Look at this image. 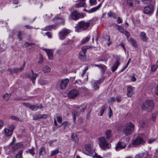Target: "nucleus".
<instances>
[{"instance_id":"412c9836","label":"nucleus","mask_w":158,"mask_h":158,"mask_svg":"<svg viewBox=\"0 0 158 158\" xmlns=\"http://www.w3.org/2000/svg\"><path fill=\"white\" fill-rule=\"evenodd\" d=\"M140 37L141 39L144 42L147 41L148 40V38L146 35V33L143 32H142L140 33Z\"/></svg>"},{"instance_id":"338daca9","label":"nucleus","mask_w":158,"mask_h":158,"mask_svg":"<svg viewBox=\"0 0 158 158\" xmlns=\"http://www.w3.org/2000/svg\"><path fill=\"white\" fill-rule=\"evenodd\" d=\"M109 118H110L111 117V116L112 115V112L111 110V109L110 107H109Z\"/></svg>"},{"instance_id":"69168bd1","label":"nucleus","mask_w":158,"mask_h":158,"mask_svg":"<svg viewBox=\"0 0 158 158\" xmlns=\"http://www.w3.org/2000/svg\"><path fill=\"white\" fill-rule=\"evenodd\" d=\"M155 93L156 95H158V85L156 87L155 89Z\"/></svg>"},{"instance_id":"c03bdc74","label":"nucleus","mask_w":158,"mask_h":158,"mask_svg":"<svg viewBox=\"0 0 158 158\" xmlns=\"http://www.w3.org/2000/svg\"><path fill=\"white\" fill-rule=\"evenodd\" d=\"M90 48V47L89 46H83L82 48V51L81 52H85H85H86L87 50V49H89Z\"/></svg>"},{"instance_id":"680f3d73","label":"nucleus","mask_w":158,"mask_h":158,"mask_svg":"<svg viewBox=\"0 0 158 158\" xmlns=\"http://www.w3.org/2000/svg\"><path fill=\"white\" fill-rule=\"evenodd\" d=\"M45 35L48 36L49 38H51L52 37V35L50 32H47L45 33Z\"/></svg>"},{"instance_id":"4c0bfd02","label":"nucleus","mask_w":158,"mask_h":158,"mask_svg":"<svg viewBox=\"0 0 158 158\" xmlns=\"http://www.w3.org/2000/svg\"><path fill=\"white\" fill-rule=\"evenodd\" d=\"M23 152V150L19 151L18 152V154L16 155V158H22V154Z\"/></svg>"},{"instance_id":"4468645a","label":"nucleus","mask_w":158,"mask_h":158,"mask_svg":"<svg viewBox=\"0 0 158 158\" xmlns=\"http://www.w3.org/2000/svg\"><path fill=\"white\" fill-rule=\"evenodd\" d=\"M126 145L124 142H118L116 145L115 149L116 150H119L124 148Z\"/></svg>"},{"instance_id":"9d476101","label":"nucleus","mask_w":158,"mask_h":158,"mask_svg":"<svg viewBox=\"0 0 158 158\" xmlns=\"http://www.w3.org/2000/svg\"><path fill=\"white\" fill-rule=\"evenodd\" d=\"M69 80L68 78L61 80L59 83V87L61 89H65L69 82Z\"/></svg>"},{"instance_id":"5fc2aeb1","label":"nucleus","mask_w":158,"mask_h":158,"mask_svg":"<svg viewBox=\"0 0 158 158\" xmlns=\"http://www.w3.org/2000/svg\"><path fill=\"white\" fill-rule=\"evenodd\" d=\"M29 108L33 111L35 110V105H32L30 104Z\"/></svg>"},{"instance_id":"dca6fc26","label":"nucleus","mask_w":158,"mask_h":158,"mask_svg":"<svg viewBox=\"0 0 158 158\" xmlns=\"http://www.w3.org/2000/svg\"><path fill=\"white\" fill-rule=\"evenodd\" d=\"M24 147L23 144L20 143H18L15 145L12 148L13 152H15L18 149Z\"/></svg>"},{"instance_id":"f257e3e1","label":"nucleus","mask_w":158,"mask_h":158,"mask_svg":"<svg viewBox=\"0 0 158 158\" xmlns=\"http://www.w3.org/2000/svg\"><path fill=\"white\" fill-rule=\"evenodd\" d=\"M134 127V124L131 122L126 123L123 127V134L126 135H130L133 131Z\"/></svg>"},{"instance_id":"bb28decb","label":"nucleus","mask_w":158,"mask_h":158,"mask_svg":"<svg viewBox=\"0 0 158 158\" xmlns=\"http://www.w3.org/2000/svg\"><path fill=\"white\" fill-rule=\"evenodd\" d=\"M132 89L131 86H129L127 89V95L129 97H131L132 95Z\"/></svg>"},{"instance_id":"473e14b6","label":"nucleus","mask_w":158,"mask_h":158,"mask_svg":"<svg viewBox=\"0 0 158 158\" xmlns=\"http://www.w3.org/2000/svg\"><path fill=\"white\" fill-rule=\"evenodd\" d=\"M147 153H142L137 155L135 156V158H143L145 156H147Z\"/></svg>"},{"instance_id":"f3484780","label":"nucleus","mask_w":158,"mask_h":158,"mask_svg":"<svg viewBox=\"0 0 158 158\" xmlns=\"http://www.w3.org/2000/svg\"><path fill=\"white\" fill-rule=\"evenodd\" d=\"M101 81L100 80L98 81H92L93 87L95 89H98V85L101 83Z\"/></svg>"},{"instance_id":"6e6552de","label":"nucleus","mask_w":158,"mask_h":158,"mask_svg":"<svg viewBox=\"0 0 158 158\" xmlns=\"http://www.w3.org/2000/svg\"><path fill=\"white\" fill-rule=\"evenodd\" d=\"M83 14L82 13H79L76 10H75L72 12L70 15L69 18L74 20H76L79 18H82Z\"/></svg>"},{"instance_id":"7c9ffc66","label":"nucleus","mask_w":158,"mask_h":158,"mask_svg":"<svg viewBox=\"0 0 158 158\" xmlns=\"http://www.w3.org/2000/svg\"><path fill=\"white\" fill-rule=\"evenodd\" d=\"M129 41L131 43V44L135 47L137 46V44L135 40L132 38H131L129 39Z\"/></svg>"},{"instance_id":"a211bd4d","label":"nucleus","mask_w":158,"mask_h":158,"mask_svg":"<svg viewBox=\"0 0 158 158\" xmlns=\"http://www.w3.org/2000/svg\"><path fill=\"white\" fill-rule=\"evenodd\" d=\"M104 0H103L99 5L87 11V12L89 13H91L94 12L98 10L100 7H101V5L102 3V2Z\"/></svg>"},{"instance_id":"c85d7f7f","label":"nucleus","mask_w":158,"mask_h":158,"mask_svg":"<svg viewBox=\"0 0 158 158\" xmlns=\"http://www.w3.org/2000/svg\"><path fill=\"white\" fill-rule=\"evenodd\" d=\"M10 94H8L7 93L5 94L3 96V98L6 101H8L11 97Z\"/></svg>"},{"instance_id":"603ef678","label":"nucleus","mask_w":158,"mask_h":158,"mask_svg":"<svg viewBox=\"0 0 158 158\" xmlns=\"http://www.w3.org/2000/svg\"><path fill=\"white\" fill-rule=\"evenodd\" d=\"M103 38L107 40L108 41H110V36L109 35H105L103 36Z\"/></svg>"},{"instance_id":"5701e85b","label":"nucleus","mask_w":158,"mask_h":158,"mask_svg":"<svg viewBox=\"0 0 158 158\" xmlns=\"http://www.w3.org/2000/svg\"><path fill=\"white\" fill-rule=\"evenodd\" d=\"M75 5L76 8H79L81 7H85L86 6L85 2L84 1H81L79 3L76 4Z\"/></svg>"},{"instance_id":"bf43d9fd","label":"nucleus","mask_w":158,"mask_h":158,"mask_svg":"<svg viewBox=\"0 0 158 158\" xmlns=\"http://www.w3.org/2000/svg\"><path fill=\"white\" fill-rule=\"evenodd\" d=\"M22 104L23 106H25L28 108H29V106L30 105V104L29 103L23 102L22 103Z\"/></svg>"},{"instance_id":"8fccbe9b","label":"nucleus","mask_w":158,"mask_h":158,"mask_svg":"<svg viewBox=\"0 0 158 158\" xmlns=\"http://www.w3.org/2000/svg\"><path fill=\"white\" fill-rule=\"evenodd\" d=\"M35 110H37L38 109H41L43 108V106H42V104H41L40 106H38L37 105H35Z\"/></svg>"},{"instance_id":"864d4df0","label":"nucleus","mask_w":158,"mask_h":158,"mask_svg":"<svg viewBox=\"0 0 158 158\" xmlns=\"http://www.w3.org/2000/svg\"><path fill=\"white\" fill-rule=\"evenodd\" d=\"M19 71V69L18 68H14L12 69V74L16 73Z\"/></svg>"},{"instance_id":"4d7b16f0","label":"nucleus","mask_w":158,"mask_h":158,"mask_svg":"<svg viewBox=\"0 0 158 158\" xmlns=\"http://www.w3.org/2000/svg\"><path fill=\"white\" fill-rule=\"evenodd\" d=\"M156 140V139H149L148 140V142L150 143L151 144L153 142H154Z\"/></svg>"},{"instance_id":"9b49d317","label":"nucleus","mask_w":158,"mask_h":158,"mask_svg":"<svg viewBox=\"0 0 158 158\" xmlns=\"http://www.w3.org/2000/svg\"><path fill=\"white\" fill-rule=\"evenodd\" d=\"M144 141L142 138L139 137H138L132 141L133 145H139V144H143L145 143Z\"/></svg>"},{"instance_id":"49530a36","label":"nucleus","mask_w":158,"mask_h":158,"mask_svg":"<svg viewBox=\"0 0 158 158\" xmlns=\"http://www.w3.org/2000/svg\"><path fill=\"white\" fill-rule=\"evenodd\" d=\"M40 84L41 85H43L48 84V82L47 81L44 80H41L39 81Z\"/></svg>"},{"instance_id":"13d9d810","label":"nucleus","mask_w":158,"mask_h":158,"mask_svg":"<svg viewBox=\"0 0 158 158\" xmlns=\"http://www.w3.org/2000/svg\"><path fill=\"white\" fill-rule=\"evenodd\" d=\"M57 120L59 123H61L62 122V118L61 117L58 116L57 118Z\"/></svg>"},{"instance_id":"1a4fd4ad","label":"nucleus","mask_w":158,"mask_h":158,"mask_svg":"<svg viewBox=\"0 0 158 158\" xmlns=\"http://www.w3.org/2000/svg\"><path fill=\"white\" fill-rule=\"evenodd\" d=\"M67 95L70 99H73L79 95V93L77 90L73 89L69 91Z\"/></svg>"},{"instance_id":"ddd939ff","label":"nucleus","mask_w":158,"mask_h":158,"mask_svg":"<svg viewBox=\"0 0 158 158\" xmlns=\"http://www.w3.org/2000/svg\"><path fill=\"white\" fill-rule=\"evenodd\" d=\"M31 76H30L29 74L26 73L25 75L26 77L30 79H36V77L39 75L38 74L34 73L32 69L31 70Z\"/></svg>"},{"instance_id":"b1692460","label":"nucleus","mask_w":158,"mask_h":158,"mask_svg":"<svg viewBox=\"0 0 158 158\" xmlns=\"http://www.w3.org/2000/svg\"><path fill=\"white\" fill-rule=\"evenodd\" d=\"M119 64L120 63L118 61H116L114 64L113 66L112 67V70L113 72H114L116 70Z\"/></svg>"},{"instance_id":"0e129e2a","label":"nucleus","mask_w":158,"mask_h":158,"mask_svg":"<svg viewBox=\"0 0 158 158\" xmlns=\"http://www.w3.org/2000/svg\"><path fill=\"white\" fill-rule=\"evenodd\" d=\"M105 109L104 106H103V107L102 108V110H101V114H100L101 116H102L103 115V113L104 112Z\"/></svg>"},{"instance_id":"ea45409f","label":"nucleus","mask_w":158,"mask_h":158,"mask_svg":"<svg viewBox=\"0 0 158 158\" xmlns=\"http://www.w3.org/2000/svg\"><path fill=\"white\" fill-rule=\"evenodd\" d=\"M55 26L54 25L48 26L46 27L45 28V29L46 31H51L53 29Z\"/></svg>"},{"instance_id":"39448f33","label":"nucleus","mask_w":158,"mask_h":158,"mask_svg":"<svg viewBox=\"0 0 158 158\" xmlns=\"http://www.w3.org/2000/svg\"><path fill=\"white\" fill-rule=\"evenodd\" d=\"M14 126L13 125H11L4 129V135L6 136H11L13 131Z\"/></svg>"},{"instance_id":"f8f14e48","label":"nucleus","mask_w":158,"mask_h":158,"mask_svg":"<svg viewBox=\"0 0 158 158\" xmlns=\"http://www.w3.org/2000/svg\"><path fill=\"white\" fill-rule=\"evenodd\" d=\"M154 10L153 6L152 4L145 6L144 9V13L147 14H152Z\"/></svg>"},{"instance_id":"20e7f679","label":"nucleus","mask_w":158,"mask_h":158,"mask_svg":"<svg viewBox=\"0 0 158 158\" xmlns=\"http://www.w3.org/2000/svg\"><path fill=\"white\" fill-rule=\"evenodd\" d=\"M64 18V16L60 14L57 15L53 19V21L55 23L63 25L65 23Z\"/></svg>"},{"instance_id":"6e6d98bb","label":"nucleus","mask_w":158,"mask_h":158,"mask_svg":"<svg viewBox=\"0 0 158 158\" xmlns=\"http://www.w3.org/2000/svg\"><path fill=\"white\" fill-rule=\"evenodd\" d=\"M147 1H149V2L151 3V4H152V3H153L154 2V0H141V1L143 2H144V3H145V2Z\"/></svg>"},{"instance_id":"052dcab7","label":"nucleus","mask_w":158,"mask_h":158,"mask_svg":"<svg viewBox=\"0 0 158 158\" xmlns=\"http://www.w3.org/2000/svg\"><path fill=\"white\" fill-rule=\"evenodd\" d=\"M10 118L11 119H14L16 121H18L19 120V118L14 116H11Z\"/></svg>"},{"instance_id":"423d86ee","label":"nucleus","mask_w":158,"mask_h":158,"mask_svg":"<svg viewBox=\"0 0 158 158\" xmlns=\"http://www.w3.org/2000/svg\"><path fill=\"white\" fill-rule=\"evenodd\" d=\"M70 32V30L66 28H64L59 33V38L61 40L64 39Z\"/></svg>"},{"instance_id":"3c124183","label":"nucleus","mask_w":158,"mask_h":158,"mask_svg":"<svg viewBox=\"0 0 158 158\" xmlns=\"http://www.w3.org/2000/svg\"><path fill=\"white\" fill-rule=\"evenodd\" d=\"M22 34L21 32L20 31H19L18 37L19 39V40H22Z\"/></svg>"},{"instance_id":"de8ad7c7","label":"nucleus","mask_w":158,"mask_h":158,"mask_svg":"<svg viewBox=\"0 0 158 158\" xmlns=\"http://www.w3.org/2000/svg\"><path fill=\"white\" fill-rule=\"evenodd\" d=\"M26 65V62L25 61H24L23 65L19 69V71H22L25 68Z\"/></svg>"},{"instance_id":"79ce46f5","label":"nucleus","mask_w":158,"mask_h":158,"mask_svg":"<svg viewBox=\"0 0 158 158\" xmlns=\"http://www.w3.org/2000/svg\"><path fill=\"white\" fill-rule=\"evenodd\" d=\"M117 29L121 33H124L125 31H126V30L122 28L120 26H118L117 27Z\"/></svg>"},{"instance_id":"aec40b11","label":"nucleus","mask_w":158,"mask_h":158,"mask_svg":"<svg viewBox=\"0 0 158 158\" xmlns=\"http://www.w3.org/2000/svg\"><path fill=\"white\" fill-rule=\"evenodd\" d=\"M79 58L81 61H84L86 59L85 53L84 52H80Z\"/></svg>"},{"instance_id":"393cba45","label":"nucleus","mask_w":158,"mask_h":158,"mask_svg":"<svg viewBox=\"0 0 158 158\" xmlns=\"http://www.w3.org/2000/svg\"><path fill=\"white\" fill-rule=\"evenodd\" d=\"M95 66H97L99 68H100L102 69V71L103 73H104L106 69V66L100 64V65L99 64H95Z\"/></svg>"},{"instance_id":"c9c22d12","label":"nucleus","mask_w":158,"mask_h":158,"mask_svg":"<svg viewBox=\"0 0 158 158\" xmlns=\"http://www.w3.org/2000/svg\"><path fill=\"white\" fill-rule=\"evenodd\" d=\"M107 15L109 17H112L114 18H116V16L115 14L112 12L111 11H110L107 13Z\"/></svg>"},{"instance_id":"72a5a7b5","label":"nucleus","mask_w":158,"mask_h":158,"mask_svg":"<svg viewBox=\"0 0 158 158\" xmlns=\"http://www.w3.org/2000/svg\"><path fill=\"white\" fill-rule=\"evenodd\" d=\"M111 131L110 130H107L105 132L106 135V138L107 139H109V138L111 137Z\"/></svg>"},{"instance_id":"a878e982","label":"nucleus","mask_w":158,"mask_h":158,"mask_svg":"<svg viewBox=\"0 0 158 158\" xmlns=\"http://www.w3.org/2000/svg\"><path fill=\"white\" fill-rule=\"evenodd\" d=\"M71 139L75 141V143H77L78 139L77 135L76 134L73 133L71 136Z\"/></svg>"},{"instance_id":"e433bc0d","label":"nucleus","mask_w":158,"mask_h":158,"mask_svg":"<svg viewBox=\"0 0 158 158\" xmlns=\"http://www.w3.org/2000/svg\"><path fill=\"white\" fill-rule=\"evenodd\" d=\"M90 38V36H88L85 39H83L81 41V44H84L87 43L89 40Z\"/></svg>"},{"instance_id":"37998d69","label":"nucleus","mask_w":158,"mask_h":158,"mask_svg":"<svg viewBox=\"0 0 158 158\" xmlns=\"http://www.w3.org/2000/svg\"><path fill=\"white\" fill-rule=\"evenodd\" d=\"M29 153L32 155L33 156H34L35 154V149L34 147H32L31 149H29Z\"/></svg>"},{"instance_id":"f03ea898","label":"nucleus","mask_w":158,"mask_h":158,"mask_svg":"<svg viewBox=\"0 0 158 158\" xmlns=\"http://www.w3.org/2000/svg\"><path fill=\"white\" fill-rule=\"evenodd\" d=\"M153 105L152 100H147L143 102L141 107L143 110L147 111H150L152 110Z\"/></svg>"},{"instance_id":"6ab92c4d","label":"nucleus","mask_w":158,"mask_h":158,"mask_svg":"<svg viewBox=\"0 0 158 158\" xmlns=\"http://www.w3.org/2000/svg\"><path fill=\"white\" fill-rule=\"evenodd\" d=\"M44 50L46 51L49 59L52 60L53 58L52 51V50L49 49H45Z\"/></svg>"},{"instance_id":"09e8293b","label":"nucleus","mask_w":158,"mask_h":158,"mask_svg":"<svg viewBox=\"0 0 158 158\" xmlns=\"http://www.w3.org/2000/svg\"><path fill=\"white\" fill-rule=\"evenodd\" d=\"M90 5H95L96 4V0H89Z\"/></svg>"},{"instance_id":"4be33fe9","label":"nucleus","mask_w":158,"mask_h":158,"mask_svg":"<svg viewBox=\"0 0 158 158\" xmlns=\"http://www.w3.org/2000/svg\"><path fill=\"white\" fill-rule=\"evenodd\" d=\"M73 119L74 122L76 119V116H78L80 114V112H79L78 110H73L72 112Z\"/></svg>"},{"instance_id":"2eb2a0df","label":"nucleus","mask_w":158,"mask_h":158,"mask_svg":"<svg viewBox=\"0 0 158 158\" xmlns=\"http://www.w3.org/2000/svg\"><path fill=\"white\" fill-rule=\"evenodd\" d=\"M48 117V115L46 114H35L34 115L33 119L34 120H37L39 119L46 118H47Z\"/></svg>"},{"instance_id":"cd10ccee","label":"nucleus","mask_w":158,"mask_h":158,"mask_svg":"<svg viewBox=\"0 0 158 158\" xmlns=\"http://www.w3.org/2000/svg\"><path fill=\"white\" fill-rule=\"evenodd\" d=\"M43 71L44 73H48L50 71L51 68L49 66L45 65L43 67Z\"/></svg>"},{"instance_id":"774afa93","label":"nucleus","mask_w":158,"mask_h":158,"mask_svg":"<svg viewBox=\"0 0 158 158\" xmlns=\"http://www.w3.org/2000/svg\"><path fill=\"white\" fill-rule=\"evenodd\" d=\"M124 33L125 35L127 36V38H128L130 36V34L126 30V31H125Z\"/></svg>"},{"instance_id":"e2e57ef3","label":"nucleus","mask_w":158,"mask_h":158,"mask_svg":"<svg viewBox=\"0 0 158 158\" xmlns=\"http://www.w3.org/2000/svg\"><path fill=\"white\" fill-rule=\"evenodd\" d=\"M108 102H115V98L114 97H111L110 99L108 100Z\"/></svg>"},{"instance_id":"2f4dec72","label":"nucleus","mask_w":158,"mask_h":158,"mask_svg":"<svg viewBox=\"0 0 158 158\" xmlns=\"http://www.w3.org/2000/svg\"><path fill=\"white\" fill-rule=\"evenodd\" d=\"M85 149L86 151H87L89 153H91L92 148L90 144H88L85 145Z\"/></svg>"},{"instance_id":"a19ab883","label":"nucleus","mask_w":158,"mask_h":158,"mask_svg":"<svg viewBox=\"0 0 158 158\" xmlns=\"http://www.w3.org/2000/svg\"><path fill=\"white\" fill-rule=\"evenodd\" d=\"M45 151V148L44 147H42L39 149V156H40L42 155V152Z\"/></svg>"},{"instance_id":"0eeeda50","label":"nucleus","mask_w":158,"mask_h":158,"mask_svg":"<svg viewBox=\"0 0 158 158\" xmlns=\"http://www.w3.org/2000/svg\"><path fill=\"white\" fill-rule=\"evenodd\" d=\"M99 143L100 146L103 150H105L107 148H109V144L106 142L104 137H102L99 138Z\"/></svg>"},{"instance_id":"a18cd8bd","label":"nucleus","mask_w":158,"mask_h":158,"mask_svg":"<svg viewBox=\"0 0 158 158\" xmlns=\"http://www.w3.org/2000/svg\"><path fill=\"white\" fill-rule=\"evenodd\" d=\"M158 67V64L157 65H153L151 67V70L152 71H155L157 69Z\"/></svg>"},{"instance_id":"58836bf2","label":"nucleus","mask_w":158,"mask_h":158,"mask_svg":"<svg viewBox=\"0 0 158 158\" xmlns=\"http://www.w3.org/2000/svg\"><path fill=\"white\" fill-rule=\"evenodd\" d=\"M35 45V44L34 43H29L28 42H26L24 44V46L26 47H28V46H31Z\"/></svg>"},{"instance_id":"c756f323","label":"nucleus","mask_w":158,"mask_h":158,"mask_svg":"<svg viewBox=\"0 0 158 158\" xmlns=\"http://www.w3.org/2000/svg\"><path fill=\"white\" fill-rule=\"evenodd\" d=\"M137 0H127V4L129 6H133L134 3Z\"/></svg>"},{"instance_id":"7ed1b4c3","label":"nucleus","mask_w":158,"mask_h":158,"mask_svg":"<svg viewBox=\"0 0 158 158\" xmlns=\"http://www.w3.org/2000/svg\"><path fill=\"white\" fill-rule=\"evenodd\" d=\"M90 25V23L89 22L81 21L78 23L77 26V27L81 30H85L89 27Z\"/></svg>"},{"instance_id":"f704fd0d","label":"nucleus","mask_w":158,"mask_h":158,"mask_svg":"<svg viewBox=\"0 0 158 158\" xmlns=\"http://www.w3.org/2000/svg\"><path fill=\"white\" fill-rule=\"evenodd\" d=\"M59 152L58 149H56L55 150H53L51 152V154L50 155V157L53 156L56 154H57Z\"/></svg>"}]
</instances>
